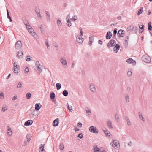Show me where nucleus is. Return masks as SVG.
<instances>
[{"label": "nucleus", "mask_w": 152, "mask_h": 152, "mask_svg": "<svg viewBox=\"0 0 152 152\" xmlns=\"http://www.w3.org/2000/svg\"><path fill=\"white\" fill-rule=\"evenodd\" d=\"M26 137L27 140H30V138L31 137V136L30 134H29L26 135Z\"/></svg>", "instance_id": "53"}, {"label": "nucleus", "mask_w": 152, "mask_h": 152, "mask_svg": "<svg viewBox=\"0 0 152 152\" xmlns=\"http://www.w3.org/2000/svg\"><path fill=\"white\" fill-rule=\"evenodd\" d=\"M54 46L56 48V49L58 50V45L57 44L56 42H55L53 44Z\"/></svg>", "instance_id": "57"}, {"label": "nucleus", "mask_w": 152, "mask_h": 152, "mask_svg": "<svg viewBox=\"0 0 152 152\" xmlns=\"http://www.w3.org/2000/svg\"><path fill=\"white\" fill-rule=\"evenodd\" d=\"M120 45L118 44H116L115 46L114 47V51L115 52V53L117 52L119 50L120 48Z\"/></svg>", "instance_id": "13"}, {"label": "nucleus", "mask_w": 152, "mask_h": 152, "mask_svg": "<svg viewBox=\"0 0 152 152\" xmlns=\"http://www.w3.org/2000/svg\"><path fill=\"white\" fill-rule=\"evenodd\" d=\"M59 120L58 118H56L54 120L53 123V124L54 126H58L59 122Z\"/></svg>", "instance_id": "16"}, {"label": "nucleus", "mask_w": 152, "mask_h": 152, "mask_svg": "<svg viewBox=\"0 0 152 152\" xmlns=\"http://www.w3.org/2000/svg\"><path fill=\"white\" fill-rule=\"evenodd\" d=\"M35 11L36 13V12H38L39 11V9L38 7H36L35 8Z\"/></svg>", "instance_id": "55"}, {"label": "nucleus", "mask_w": 152, "mask_h": 152, "mask_svg": "<svg viewBox=\"0 0 152 152\" xmlns=\"http://www.w3.org/2000/svg\"><path fill=\"white\" fill-rule=\"evenodd\" d=\"M78 137L82 139L83 137V135L82 133H80L78 135Z\"/></svg>", "instance_id": "51"}, {"label": "nucleus", "mask_w": 152, "mask_h": 152, "mask_svg": "<svg viewBox=\"0 0 152 152\" xmlns=\"http://www.w3.org/2000/svg\"><path fill=\"white\" fill-rule=\"evenodd\" d=\"M56 87L57 90H58L61 89V84L60 83H57L56 84Z\"/></svg>", "instance_id": "26"}, {"label": "nucleus", "mask_w": 152, "mask_h": 152, "mask_svg": "<svg viewBox=\"0 0 152 152\" xmlns=\"http://www.w3.org/2000/svg\"><path fill=\"white\" fill-rule=\"evenodd\" d=\"M77 16L75 15L73 16L72 18L70 19V20H72V21H74L75 20H76L77 19Z\"/></svg>", "instance_id": "38"}, {"label": "nucleus", "mask_w": 152, "mask_h": 152, "mask_svg": "<svg viewBox=\"0 0 152 152\" xmlns=\"http://www.w3.org/2000/svg\"><path fill=\"white\" fill-rule=\"evenodd\" d=\"M100 149L97 146L95 147L94 148V152H99Z\"/></svg>", "instance_id": "32"}, {"label": "nucleus", "mask_w": 152, "mask_h": 152, "mask_svg": "<svg viewBox=\"0 0 152 152\" xmlns=\"http://www.w3.org/2000/svg\"><path fill=\"white\" fill-rule=\"evenodd\" d=\"M125 119L127 121V123L128 125L130 126L131 125V122L127 117H125Z\"/></svg>", "instance_id": "24"}, {"label": "nucleus", "mask_w": 152, "mask_h": 152, "mask_svg": "<svg viewBox=\"0 0 152 152\" xmlns=\"http://www.w3.org/2000/svg\"><path fill=\"white\" fill-rule=\"evenodd\" d=\"M115 119L117 121H118L119 120V118L117 114H116L115 115Z\"/></svg>", "instance_id": "56"}, {"label": "nucleus", "mask_w": 152, "mask_h": 152, "mask_svg": "<svg viewBox=\"0 0 152 152\" xmlns=\"http://www.w3.org/2000/svg\"><path fill=\"white\" fill-rule=\"evenodd\" d=\"M115 140H113V143H112V142L111 143V144L112 145V146L114 147H117L118 146V145L119 144V143L118 142H115Z\"/></svg>", "instance_id": "21"}, {"label": "nucleus", "mask_w": 152, "mask_h": 152, "mask_svg": "<svg viewBox=\"0 0 152 152\" xmlns=\"http://www.w3.org/2000/svg\"><path fill=\"white\" fill-rule=\"evenodd\" d=\"M46 18H47V21H50V14L48 15H47Z\"/></svg>", "instance_id": "52"}, {"label": "nucleus", "mask_w": 152, "mask_h": 152, "mask_svg": "<svg viewBox=\"0 0 152 152\" xmlns=\"http://www.w3.org/2000/svg\"><path fill=\"white\" fill-rule=\"evenodd\" d=\"M115 41L113 39H111L107 43V46L109 47L114 46L115 44Z\"/></svg>", "instance_id": "6"}, {"label": "nucleus", "mask_w": 152, "mask_h": 152, "mask_svg": "<svg viewBox=\"0 0 152 152\" xmlns=\"http://www.w3.org/2000/svg\"><path fill=\"white\" fill-rule=\"evenodd\" d=\"M142 60L145 62L149 63L151 62L150 57L148 55H144L142 57Z\"/></svg>", "instance_id": "1"}, {"label": "nucleus", "mask_w": 152, "mask_h": 152, "mask_svg": "<svg viewBox=\"0 0 152 152\" xmlns=\"http://www.w3.org/2000/svg\"><path fill=\"white\" fill-rule=\"evenodd\" d=\"M7 131H9V132L7 131V134L9 136H11L12 134V131L11 129L10 128V129H8Z\"/></svg>", "instance_id": "37"}, {"label": "nucleus", "mask_w": 152, "mask_h": 152, "mask_svg": "<svg viewBox=\"0 0 152 152\" xmlns=\"http://www.w3.org/2000/svg\"><path fill=\"white\" fill-rule=\"evenodd\" d=\"M67 109H68L70 111V112H72V108H70L69 106V105L68 104V103H67Z\"/></svg>", "instance_id": "50"}, {"label": "nucleus", "mask_w": 152, "mask_h": 152, "mask_svg": "<svg viewBox=\"0 0 152 152\" xmlns=\"http://www.w3.org/2000/svg\"><path fill=\"white\" fill-rule=\"evenodd\" d=\"M24 70L25 72H27V73H28L29 72V69L27 67Z\"/></svg>", "instance_id": "61"}, {"label": "nucleus", "mask_w": 152, "mask_h": 152, "mask_svg": "<svg viewBox=\"0 0 152 152\" xmlns=\"http://www.w3.org/2000/svg\"><path fill=\"white\" fill-rule=\"evenodd\" d=\"M23 52L21 51H20L18 53L17 55V57L18 58H21L23 57Z\"/></svg>", "instance_id": "19"}, {"label": "nucleus", "mask_w": 152, "mask_h": 152, "mask_svg": "<svg viewBox=\"0 0 152 152\" xmlns=\"http://www.w3.org/2000/svg\"><path fill=\"white\" fill-rule=\"evenodd\" d=\"M139 117L140 119H141L143 121H145L144 118L142 116V115L141 114L140 112H139Z\"/></svg>", "instance_id": "35"}, {"label": "nucleus", "mask_w": 152, "mask_h": 152, "mask_svg": "<svg viewBox=\"0 0 152 152\" xmlns=\"http://www.w3.org/2000/svg\"><path fill=\"white\" fill-rule=\"evenodd\" d=\"M22 86V82H19L18 83V84L17 86V88H21Z\"/></svg>", "instance_id": "43"}, {"label": "nucleus", "mask_w": 152, "mask_h": 152, "mask_svg": "<svg viewBox=\"0 0 152 152\" xmlns=\"http://www.w3.org/2000/svg\"><path fill=\"white\" fill-rule=\"evenodd\" d=\"M148 29L149 31H151L152 30V27L151 25V22H150L148 23Z\"/></svg>", "instance_id": "31"}, {"label": "nucleus", "mask_w": 152, "mask_h": 152, "mask_svg": "<svg viewBox=\"0 0 152 152\" xmlns=\"http://www.w3.org/2000/svg\"><path fill=\"white\" fill-rule=\"evenodd\" d=\"M128 41L126 39L125 41V43L124 44V47L125 48H127V46H128Z\"/></svg>", "instance_id": "41"}, {"label": "nucleus", "mask_w": 152, "mask_h": 152, "mask_svg": "<svg viewBox=\"0 0 152 152\" xmlns=\"http://www.w3.org/2000/svg\"><path fill=\"white\" fill-rule=\"evenodd\" d=\"M28 31L32 36H34V37L35 38H37L36 36H37V35L36 33L34 32V30L32 28H28Z\"/></svg>", "instance_id": "5"}, {"label": "nucleus", "mask_w": 152, "mask_h": 152, "mask_svg": "<svg viewBox=\"0 0 152 152\" xmlns=\"http://www.w3.org/2000/svg\"><path fill=\"white\" fill-rule=\"evenodd\" d=\"M23 21L24 23V24L26 26H28V24H29V23H28V22L27 21V20H26L25 19H24L23 20Z\"/></svg>", "instance_id": "45"}, {"label": "nucleus", "mask_w": 152, "mask_h": 152, "mask_svg": "<svg viewBox=\"0 0 152 152\" xmlns=\"http://www.w3.org/2000/svg\"><path fill=\"white\" fill-rule=\"evenodd\" d=\"M7 18H8V19H10L11 18V17H10V15H9V11H8V10L7 9Z\"/></svg>", "instance_id": "60"}, {"label": "nucleus", "mask_w": 152, "mask_h": 152, "mask_svg": "<svg viewBox=\"0 0 152 152\" xmlns=\"http://www.w3.org/2000/svg\"><path fill=\"white\" fill-rule=\"evenodd\" d=\"M59 149L61 150H62L64 149V145L62 142L60 143L59 145Z\"/></svg>", "instance_id": "39"}, {"label": "nucleus", "mask_w": 152, "mask_h": 152, "mask_svg": "<svg viewBox=\"0 0 152 152\" xmlns=\"http://www.w3.org/2000/svg\"><path fill=\"white\" fill-rule=\"evenodd\" d=\"M126 61L129 64H130L131 63L133 64L134 65H135L136 63V61L131 58H129V59H127Z\"/></svg>", "instance_id": "10"}, {"label": "nucleus", "mask_w": 152, "mask_h": 152, "mask_svg": "<svg viewBox=\"0 0 152 152\" xmlns=\"http://www.w3.org/2000/svg\"><path fill=\"white\" fill-rule=\"evenodd\" d=\"M55 97V93L53 92H51L50 94V98L51 99H53Z\"/></svg>", "instance_id": "27"}, {"label": "nucleus", "mask_w": 152, "mask_h": 152, "mask_svg": "<svg viewBox=\"0 0 152 152\" xmlns=\"http://www.w3.org/2000/svg\"><path fill=\"white\" fill-rule=\"evenodd\" d=\"M57 22L59 26H61L62 25L61 22V20H58Z\"/></svg>", "instance_id": "54"}, {"label": "nucleus", "mask_w": 152, "mask_h": 152, "mask_svg": "<svg viewBox=\"0 0 152 152\" xmlns=\"http://www.w3.org/2000/svg\"><path fill=\"white\" fill-rule=\"evenodd\" d=\"M125 99L126 100V101L127 102H129V98L128 95H126L125 96Z\"/></svg>", "instance_id": "40"}, {"label": "nucleus", "mask_w": 152, "mask_h": 152, "mask_svg": "<svg viewBox=\"0 0 152 152\" xmlns=\"http://www.w3.org/2000/svg\"><path fill=\"white\" fill-rule=\"evenodd\" d=\"M33 121L32 120H30L26 121L24 124V125L26 126H28L32 124Z\"/></svg>", "instance_id": "11"}, {"label": "nucleus", "mask_w": 152, "mask_h": 152, "mask_svg": "<svg viewBox=\"0 0 152 152\" xmlns=\"http://www.w3.org/2000/svg\"><path fill=\"white\" fill-rule=\"evenodd\" d=\"M106 122L108 127L110 129H112L113 128V127L112 126V123L111 121L109 119H107V120Z\"/></svg>", "instance_id": "12"}, {"label": "nucleus", "mask_w": 152, "mask_h": 152, "mask_svg": "<svg viewBox=\"0 0 152 152\" xmlns=\"http://www.w3.org/2000/svg\"><path fill=\"white\" fill-rule=\"evenodd\" d=\"M117 28H115L114 29L113 31V36H115L116 34L117 33Z\"/></svg>", "instance_id": "48"}, {"label": "nucleus", "mask_w": 152, "mask_h": 152, "mask_svg": "<svg viewBox=\"0 0 152 152\" xmlns=\"http://www.w3.org/2000/svg\"><path fill=\"white\" fill-rule=\"evenodd\" d=\"M38 115L37 112L34 110L31 111V113L30 114V118L31 119L36 118Z\"/></svg>", "instance_id": "2"}, {"label": "nucleus", "mask_w": 152, "mask_h": 152, "mask_svg": "<svg viewBox=\"0 0 152 152\" xmlns=\"http://www.w3.org/2000/svg\"><path fill=\"white\" fill-rule=\"evenodd\" d=\"M141 26H142L141 27H140V26H139V27L140 28V29H141L142 30V31H141V32H140V33H142L144 30V25L143 24H142V25Z\"/></svg>", "instance_id": "47"}, {"label": "nucleus", "mask_w": 152, "mask_h": 152, "mask_svg": "<svg viewBox=\"0 0 152 152\" xmlns=\"http://www.w3.org/2000/svg\"><path fill=\"white\" fill-rule=\"evenodd\" d=\"M35 65V66H37V67H39L40 66V63H39V61H36Z\"/></svg>", "instance_id": "49"}, {"label": "nucleus", "mask_w": 152, "mask_h": 152, "mask_svg": "<svg viewBox=\"0 0 152 152\" xmlns=\"http://www.w3.org/2000/svg\"><path fill=\"white\" fill-rule=\"evenodd\" d=\"M89 88L91 91L92 92L95 93L96 91V89L94 85L91 83L89 84Z\"/></svg>", "instance_id": "7"}, {"label": "nucleus", "mask_w": 152, "mask_h": 152, "mask_svg": "<svg viewBox=\"0 0 152 152\" xmlns=\"http://www.w3.org/2000/svg\"><path fill=\"white\" fill-rule=\"evenodd\" d=\"M13 65L14 73H18L20 72V70L19 68V66L17 65L15 62L14 63Z\"/></svg>", "instance_id": "3"}, {"label": "nucleus", "mask_w": 152, "mask_h": 152, "mask_svg": "<svg viewBox=\"0 0 152 152\" xmlns=\"http://www.w3.org/2000/svg\"><path fill=\"white\" fill-rule=\"evenodd\" d=\"M7 107L6 106H3L2 109V111L3 112H4L7 110Z\"/></svg>", "instance_id": "42"}, {"label": "nucleus", "mask_w": 152, "mask_h": 152, "mask_svg": "<svg viewBox=\"0 0 152 152\" xmlns=\"http://www.w3.org/2000/svg\"><path fill=\"white\" fill-rule=\"evenodd\" d=\"M82 124L80 122H79L77 124V126L81 128L82 127Z\"/></svg>", "instance_id": "59"}, {"label": "nucleus", "mask_w": 152, "mask_h": 152, "mask_svg": "<svg viewBox=\"0 0 152 152\" xmlns=\"http://www.w3.org/2000/svg\"><path fill=\"white\" fill-rule=\"evenodd\" d=\"M76 41L79 44H81L83 42L84 39L82 38H80L79 37L77 38L76 37Z\"/></svg>", "instance_id": "18"}, {"label": "nucleus", "mask_w": 152, "mask_h": 152, "mask_svg": "<svg viewBox=\"0 0 152 152\" xmlns=\"http://www.w3.org/2000/svg\"><path fill=\"white\" fill-rule=\"evenodd\" d=\"M31 94L30 92H28L26 94V98L27 99H29L31 97Z\"/></svg>", "instance_id": "30"}, {"label": "nucleus", "mask_w": 152, "mask_h": 152, "mask_svg": "<svg viewBox=\"0 0 152 152\" xmlns=\"http://www.w3.org/2000/svg\"><path fill=\"white\" fill-rule=\"evenodd\" d=\"M39 28L41 30V31L42 33L44 34L45 32L44 30H43V28L42 27V25H41L39 26Z\"/></svg>", "instance_id": "34"}, {"label": "nucleus", "mask_w": 152, "mask_h": 152, "mask_svg": "<svg viewBox=\"0 0 152 152\" xmlns=\"http://www.w3.org/2000/svg\"><path fill=\"white\" fill-rule=\"evenodd\" d=\"M62 94L64 96H66L68 95V93L67 90H64L63 91Z\"/></svg>", "instance_id": "29"}, {"label": "nucleus", "mask_w": 152, "mask_h": 152, "mask_svg": "<svg viewBox=\"0 0 152 152\" xmlns=\"http://www.w3.org/2000/svg\"><path fill=\"white\" fill-rule=\"evenodd\" d=\"M42 105L40 103H36L35 104V110L37 111L39 110L41 107Z\"/></svg>", "instance_id": "17"}, {"label": "nucleus", "mask_w": 152, "mask_h": 152, "mask_svg": "<svg viewBox=\"0 0 152 152\" xmlns=\"http://www.w3.org/2000/svg\"><path fill=\"white\" fill-rule=\"evenodd\" d=\"M66 25L69 27H70L71 26L72 23L69 19H68L67 21Z\"/></svg>", "instance_id": "36"}, {"label": "nucleus", "mask_w": 152, "mask_h": 152, "mask_svg": "<svg viewBox=\"0 0 152 152\" xmlns=\"http://www.w3.org/2000/svg\"><path fill=\"white\" fill-rule=\"evenodd\" d=\"M112 36V33L110 31L107 32V33L106 38L107 39H110Z\"/></svg>", "instance_id": "15"}, {"label": "nucleus", "mask_w": 152, "mask_h": 152, "mask_svg": "<svg viewBox=\"0 0 152 152\" xmlns=\"http://www.w3.org/2000/svg\"><path fill=\"white\" fill-rule=\"evenodd\" d=\"M89 45L90 46H91L92 44V42H93L94 38L93 37H89Z\"/></svg>", "instance_id": "25"}, {"label": "nucleus", "mask_w": 152, "mask_h": 152, "mask_svg": "<svg viewBox=\"0 0 152 152\" xmlns=\"http://www.w3.org/2000/svg\"><path fill=\"white\" fill-rule=\"evenodd\" d=\"M89 130L91 132L97 134L98 133V131L96 128L94 126H91L89 128Z\"/></svg>", "instance_id": "4"}, {"label": "nucleus", "mask_w": 152, "mask_h": 152, "mask_svg": "<svg viewBox=\"0 0 152 152\" xmlns=\"http://www.w3.org/2000/svg\"><path fill=\"white\" fill-rule=\"evenodd\" d=\"M127 75L129 76H131L132 75V72L131 71H128L127 72Z\"/></svg>", "instance_id": "62"}, {"label": "nucleus", "mask_w": 152, "mask_h": 152, "mask_svg": "<svg viewBox=\"0 0 152 152\" xmlns=\"http://www.w3.org/2000/svg\"><path fill=\"white\" fill-rule=\"evenodd\" d=\"M45 44H46V45L48 49H49L50 48H48V47H49V46H50V45L48 43V41H46L45 42Z\"/></svg>", "instance_id": "58"}, {"label": "nucleus", "mask_w": 152, "mask_h": 152, "mask_svg": "<svg viewBox=\"0 0 152 152\" xmlns=\"http://www.w3.org/2000/svg\"><path fill=\"white\" fill-rule=\"evenodd\" d=\"M143 9V8L142 7H140V8L139 10L138 11L137 14L138 15H139L140 14H141L142 13Z\"/></svg>", "instance_id": "28"}, {"label": "nucleus", "mask_w": 152, "mask_h": 152, "mask_svg": "<svg viewBox=\"0 0 152 152\" xmlns=\"http://www.w3.org/2000/svg\"><path fill=\"white\" fill-rule=\"evenodd\" d=\"M0 96H1V99H2L4 98V94L3 93H0Z\"/></svg>", "instance_id": "64"}, {"label": "nucleus", "mask_w": 152, "mask_h": 152, "mask_svg": "<svg viewBox=\"0 0 152 152\" xmlns=\"http://www.w3.org/2000/svg\"><path fill=\"white\" fill-rule=\"evenodd\" d=\"M133 27V26L131 25L128 27L127 28L126 30L127 31H129L131 30L132 31V28Z\"/></svg>", "instance_id": "33"}, {"label": "nucleus", "mask_w": 152, "mask_h": 152, "mask_svg": "<svg viewBox=\"0 0 152 152\" xmlns=\"http://www.w3.org/2000/svg\"><path fill=\"white\" fill-rule=\"evenodd\" d=\"M30 141V140H24L25 145L28 144Z\"/></svg>", "instance_id": "44"}, {"label": "nucleus", "mask_w": 152, "mask_h": 152, "mask_svg": "<svg viewBox=\"0 0 152 152\" xmlns=\"http://www.w3.org/2000/svg\"><path fill=\"white\" fill-rule=\"evenodd\" d=\"M103 131L104 134L107 136L109 137L110 136L111 134L109 132H108L109 131L105 129V130H103Z\"/></svg>", "instance_id": "23"}, {"label": "nucleus", "mask_w": 152, "mask_h": 152, "mask_svg": "<svg viewBox=\"0 0 152 152\" xmlns=\"http://www.w3.org/2000/svg\"><path fill=\"white\" fill-rule=\"evenodd\" d=\"M125 31L124 30L122 29L119 30L118 32V37H121L124 36Z\"/></svg>", "instance_id": "9"}, {"label": "nucleus", "mask_w": 152, "mask_h": 152, "mask_svg": "<svg viewBox=\"0 0 152 152\" xmlns=\"http://www.w3.org/2000/svg\"><path fill=\"white\" fill-rule=\"evenodd\" d=\"M38 68V71L39 72V73H40L42 71V69H41V68L39 67H37Z\"/></svg>", "instance_id": "63"}, {"label": "nucleus", "mask_w": 152, "mask_h": 152, "mask_svg": "<svg viewBox=\"0 0 152 152\" xmlns=\"http://www.w3.org/2000/svg\"><path fill=\"white\" fill-rule=\"evenodd\" d=\"M86 113L88 114V117H91V110L89 109H88V107H87L86 109Z\"/></svg>", "instance_id": "22"}, {"label": "nucleus", "mask_w": 152, "mask_h": 152, "mask_svg": "<svg viewBox=\"0 0 152 152\" xmlns=\"http://www.w3.org/2000/svg\"><path fill=\"white\" fill-rule=\"evenodd\" d=\"M36 14L37 15L38 17L40 18L41 19H42V16L40 13V12H36Z\"/></svg>", "instance_id": "46"}, {"label": "nucleus", "mask_w": 152, "mask_h": 152, "mask_svg": "<svg viewBox=\"0 0 152 152\" xmlns=\"http://www.w3.org/2000/svg\"><path fill=\"white\" fill-rule=\"evenodd\" d=\"M22 43L20 41H18L15 44V47L17 49L20 48L22 47Z\"/></svg>", "instance_id": "8"}, {"label": "nucleus", "mask_w": 152, "mask_h": 152, "mask_svg": "<svg viewBox=\"0 0 152 152\" xmlns=\"http://www.w3.org/2000/svg\"><path fill=\"white\" fill-rule=\"evenodd\" d=\"M60 62L63 65H66L67 66L66 61L64 57H62L61 58Z\"/></svg>", "instance_id": "14"}, {"label": "nucleus", "mask_w": 152, "mask_h": 152, "mask_svg": "<svg viewBox=\"0 0 152 152\" xmlns=\"http://www.w3.org/2000/svg\"><path fill=\"white\" fill-rule=\"evenodd\" d=\"M138 30V28L137 27V26L134 27L133 26L132 31L133 32V33H137Z\"/></svg>", "instance_id": "20"}]
</instances>
